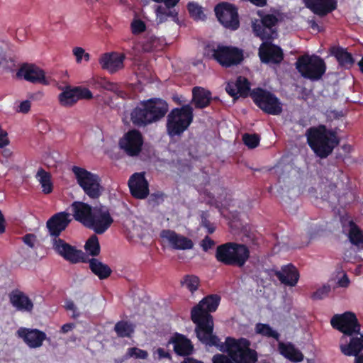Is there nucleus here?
<instances>
[{
    "instance_id": "nucleus-37",
    "label": "nucleus",
    "mask_w": 363,
    "mask_h": 363,
    "mask_svg": "<svg viewBox=\"0 0 363 363\" xmlns=\"http://www.w3.org/2000/svg\"><path fill=\"white\" fill-rule=\"evenodd\" d=\"M349 226L348 238L350 242L359 250H363V231L353 220L349 222Z\"/></svg>"
},
{
    "instance_id": "nucleus-2",
    "label": "nucleus",
    "mask_w": 363,
    "mask_h": 363,
    "mask_svg": "<svg viewBox=\"0 0 363 363\" xmlns=\"http://www.w3.org/2000/svg\"><path fill=\"white\" fill-rule=\"evenodd\" d=\"M168 104L160 98H152L141 101L130 113L132 123L138 127H145L160 121L168 112Z\"/></svg>"
},
{
    "instance_id": "nucleus-23",
    "label": "nucleus",
    "mask_w": 363,
    "mask_h": 363,
    "mask_svg": "<svg viewBox=\"0 0 363 363\" xmlns=\"http://www.w3.org/2000/svg\"><path fill=\"white\" fill-rule=\"evenodd\" d=\"M306 7L314 14L325 16L337 7V0H303Z\"/></svg>"
},
{
    "instance_id": "nucleus-14",
    "label": "nucleus",
    "mask_w": 363,
    "mask_h": 363,
    "mask_svg": "<svg viewBox=\"0 0 363 363\" xmlns=\"http://www.w3.org/2000/svg\"><path fill=\"white\" fill-rule=\"evenodd\" d=\"M143 145V138L141 133L133 129L128 130L119 140V147L128 156H138Z\"/></svg>"
},
{
    "instance_id": "nucleus-46",
    "label": "nucleus",
    "mask_w": 363,
    "mask_h": 363,
    "mask_svg": "<svg viewBox=\"0 0 363 363\" xmlns=\"http://www.w3.org/2000/svg\"><path fill=\"white\" fill-rule=\"evenodd\" d=\"M200 341L209 347H216L220 351L225 352V342L223 343L220 341V339L213 333H211L206 336H203Z\"/></svg>"
},
{
    "instance_id": "nucleus-5",
    "label": "nucleus",
    "mask_w": 363,
    "mask_h": 363,
    "mask_svg": "<svg viewBox=\"0 0 363 363\" xmlns=\"http://www.w3.org/2000/svg\"><path fill=\"white\" fill-rule=\"evenodd\" d=\"M295 65L302 77L313 81L321 79L326 71L324 60L315 55L300 56Z\"/></svg>"
},
{
    "instance_id": "nucleus-55",
    "label": "nucleus",
    "mask_w": 363,
    "mask_h": 363,
    "mask_svg": "<svg viewBox=\"0 0 363 363\" xmlns=\"http://www.w3.org/2000/svg\"><path fill=\"white\" fill-rule=\"evenodd\" d=\"M65 308L67 311H72L73 312V315L72 318H77L79 315V313H77V308L75 306L74 303L72 300H66L65 303Z\"/></svg>"
},
{
    "instance_id": "nucleus-27",
    "label": "nucleus",
    "mask_w": 363,
    "mask_h": 363,
    "mask_svg": "<svg viewBox=\"0 0 363 363\" xmlns=\"http://www.w3.org/2000/svg\"><path fill=\"white\" fill-rule=\"evenodd\" d=\"M275 275L281 283L289 286H295L300 277L297 268L292 264L281 267V270L276 272Z\"/></svg>"
},
{
    "instance_id": "nucleus-44",
    "label": "nucleus",
    "mask_w": 363,
    "mask_h": 363,
    "mask_svg": "<svg viewBox=\"0 0 363 363\" xmlns=\"http://www.w3.org/2000/svg\"><path fill=\"white\" fill-rule=\"evenodd\" d=\"M187 10L189 16L195 21H204L206 15L203 13V8L196 2H189Z\"/></svg>"
},
{
    "instance_id": "nucleus-52",
    "label": "nucleus",
    "mask_w": 363,
    "mask_h": 363,
    "mask_svg": "<svg viewBox=\"0 0 363 363\" xmlns=\"http://www.w3.org/2000/svg\"><path fill=\"white\" fill-rule=\"evenodd\" d=\"M209 214L208 211H202L201 213V223L203 227L207 229L209 234L215 232L216 228L214 225L208 220Z\"/></svg>"
},
{
    "instance_id": "nucleus-18",
    "label": "nucleus",
    "mask_w": 363,
    "mask_h": 363,
    "mask_svg": "<svg viewBox=\"0 0 363 363\" xmlns=\"http://www.w3.org/2000/svg\"><path fill=\"white\" fill-rule=\"evenodd\" d=\"M16 76L33 84H49L44 70L34 64H23L18 69Z\"/></svg>"
},
{
    "instance_id": "nucleus-15",
    "label": "nucleus",
    "mask_w": 363,
    "mask_h": 363,
    "mask_svg": "<svg viewBox=\"0 0 363 363\" xmlns=\"http://www.w3.org/2000/svg\"><path fill=\"white\" fill-rule=\"evenodd\" d=\"M16 335L31 349L39 348L43 346L45 340H50L45 332L36 328L21 327L16 331Z\"/></svg>"
},
{
    "instance_id": "nucleus-20",
    "label": "nucleus",
    "mask_w": 363,
    "mask_h": 363,
    "mask_svg": "<svg viewBox=\"0 0 363 363\" xmlns=\"http://www.w3.org/2000/svg\"><path fill=\"white\" fill-rule=\"evenodd\" d=\"M259 57L264 64L278 65L284 60L282 49L271 42H263L259 48Z\"/></svg>"
},
{
    "instance_id": "nucleus-40",
    "label": "nucleus",
    "mask_w": 363,
    "mask_h": 363,
    "mask_svg": "<svg viewBox=\"0 0 363 363\" xmlns=\"http://www.w3.org/2000/svg\"><path fill=\"white\" fill-rule=\"evenodd\" d=\"M143 50L150 52L162 48V40L154 35L147 34L142 44Z\"/></svg>"
},
{
    "instance_id": "nucleus-43",
    "label": "nucleus",
    "mask_w": 363,
    "mask_h": 363,
    "mask_svg": "<svg viewBox=\"0 0 363 363\" xmlns=\"http://www.w3.org/2000/svg\"><path fill=\"white\" fill-rule=\"evenodd\" d=\"M84 250L92 257H96L100 254L101 247L96 235H92L89 238L84 245Z\"/></svg>"
},
{
    "instance_id": "nucleus-4",
    "label": "nucleus",
    "mask_w": 363,
    "mask_h": 363,
    "mask_svg": "<svg viewBox=\"0 0 363 363\" xmlns=\"http://www.w3.org/2000/svg\"><path fill=\"white\" fill-rule=\"evenodd\" d=\"M194 120V110L191 105L174 108L167 117V133L171 138L182 135Z\"/></svg>"
},
{
    "instance_id": "nucleus-61",
    "label": "nucleus",
    "mask_w": 363,
    "mask_h": 363,
    "mask_svg": "<svg viewBox=\"0 0 363 363\" xmlns=\"http://www.w3.org/2000/svg\"><path fill=\"white\" fill-rule=\"evenodd\" d=\"M74 327H75V324L72 323L64 324L61 327L60 332L62 333H67L69 331L72 330Z\"/></svg>"
},
{
    "instance_id": "nucleus-50",
    "label": "nucleus",
    "mask_w": 363,
    "mask_h": 363,
    "mask_svg": "<svg viewBox=\"0 0 363 363\" xmlns=\"http://www.w3.org/2000/svg\"><path fill=\"white\" fill-rule=\"evenodd\" d=\"M73 55L76 58L77 63L79 64L84 59L86 62H89L90 60V55L86 52L85 50L81 47H75L72 50Z\"/></svg>"
},
{
    "instance_id": "nucleus-29",
    "label": "nucleus",
    "mask_w": 363,
    "mask_h": 363,
    "mask_svg": "<svg viewBox=\"0 0 363 363\" xmlns=\"http://www.w3.org/2000/svg\"><path fill=\"white\" fill-rule=\"evenodd\" d=\"M330 323L333 328L345 335L360 334L358 319H330Z\"/></svg>"
},
{
    "instance_id": "nucleus-26",
    "label": "nucleus",
    "mask_w": 363,
    "mask_h": 363,
    "mask_svg": "<svg viewBox=\"0 0 363 363\" xmlns=\"http://www.w3.org/2000/svg\"><path fill=\"white\" fill-rule=\"evenodd\" d=\"M226 92L232 97L238 98V95L246 98L250 96V83L244 77L240 76L235 82H230L225 86Z\"/></svg>"
},
{
    "instance_id": "nucleus-6",
    "label": "nucleus",
    "mask_w": 363,
    "mask_h": 363,
    "mask_svg": "<svg viewBox=\"0 0 363 363\" xmlns=\"http://www.w3.org/2000/svg\"><path fill=\"white\" fill-rule=\"evenodd\" d=\"M72 171L85 194L92 199H97L101 196L104 188L101 185V179L98 174L77 166H73Z\"/></svg>"
},
{
    "instance_id": "nucleus-54",
    "label": "nucleus",
    "mask_w": 363,
    "mask_h": 363,
    "mask_svg": "<svg viewBox=\"0 0 363 363\" xmlns=\"http://www.w3.org/2000/svg\"><path fill=\"white\" fill-rule=\"evenodd\" d=\"M211 361L212 363H235L228 354H216L213 356Z\"/></svg>"
},
{
    "instance_id": "nucleus-25",
    "label": "nucleus",
    "mask_w": 363,
    "mask_h": 363,
    "mask_svg": "<svg viewBox=\"0 0 363 363\" xmlns=\"http://www.w3.org/2000/svg\"><path fill=\"white\" fill-rule=\"evenodd\" d=\"M70 207L74 219L87 228L94 207L79 201H74Z\"/></svg>"
},
{
    "instance_id": "nucleus-49",
    "label": "nucleus",
    "mask_w": 363,
    "mask_h": 363,
    "mask_svg": "<svg viewBox=\"0 0 363 363\" xmlns=\"http://www.w3.org/2000/svg\"><path fill=\"white\" fill-rule=\"evenodd\" d=\"M259 136L257 134L245 133L242 135L243 143L250 149L257 147L259 143Z\"/></svg>"
},
{
    "instance_id": "nucleus-22",
    "label": "nucleus",
    "mask_w": 363,
    "mask_h": 363,
    "mask_svg": "<svg viewBox=\"0 0 363 363\" xmlns=\"http://www.w3.org/2000/svg\"><path fill=\"white\" fill-rule=\"evenodd\" d=\"M173 345L174 353L180 357H189L194 352V347L191 341L185 335L176 333L170 337L168 345Z\"/></svg>"
},
{
    "instance_id": "nucleus-30",
    "label": "nucleus",
    "mask_w": 363,
    "mask_h": 363,
    "mask_svg": "<svg viewBox=\"0 0 363 363\" xmlns=\"http://www.w3.org/2000/svg\"><path fill=\"white\" fill-rule=\"evenodd\" d=\"M233 266L242 267L250 256L249 247L241 243L232 242Z\"/></svg>"
},
{
    "instance_id": "nucleus-36",
    "label": "nucleus",
    "mask_w": 363,
    "mask_h": 363,
    "mask_svg": "<svg viewBox=\"0 0 363 363\" xmlns=\"http://www.w3.org/2000/svg\"><path fill=\"white\" fill-rule=\"evenodd\" d=\"M331 53L336 58L339 65L342 67L349 69L354 63V59L352 55L342 47L333 48Z\"/></svg>"
},
{
    "instance_id": "nucleus-16",
    "label": "nucleus",
    "mask_w": 363,
    "mask_h": 363,
    "mask_svg": "<svg viewBox=\"0 0 363 363\" xmlns=\"http://www.w3.org/2000/svg\"><path fill=\"white\" fill-rule=\"evenodd\" d=\"M220 301L217 294H211L204 297L191 312L190 318H213L211 313L215 312Z\"/></svg>"
},
{
    "instance_id": "nucleus-41",
    "label": "nucleus",
    "mask_w": 363,
    "mask_h": 363,
    "mask_svg": "<svg viewBox=\"0 0 363 363\" xmlns=\"http://www.w3.org/2000/svg\"><path fill=\"white\" fill-rule=\"evenodd\" d=\"M148 357V353L147 351L141 350L138 347H130L128 348L125 354L121 357L115 359L116 363H123L125 360L128 359L130 357H135L136 359H145Z\"/></svg>"
},
{
    "instance_id": "nucleus-19",
    "label": "nucleus",
    "mask_w": 363,
    "mask_h": 363,
    "mask_svg": "<svg viewBox=\"0 0 363 363\" xmlns=\"http://www.w3.org/2000/svg\"><path fill=\"white\" fill-rule=\"evenodd\" d=\"M145 172L133 174L128 182L130 194L137 199H144L149 195V184Z\"/></svg>"
},
{
    "instance_id": "nucleus-53",
    "label": "nucleus",
    "mask_w": 363,
    "mask_h": 363,
    "mask_svg": "<svg viewBox=\"0 0 363 363\" xmlns=\"http://www.w3.org/2000/svg\"><path fill=\"white\" fill-rule=\"evenodd\" d=\"M131 31L134 35L142 33L146 30V25L140 19H134L130 24Z\"/></svg>"
},
{
    "instance_id": "nucleus-33",
    "label": "nucleus",
    "mask_w": 363,
    "mask_h": 363,
    "mask_svg": "<svg viewBox=\"0 0 363 363\" xmlns=\"http://www.w3.org/2000/svg\"><path fill=\"white\" fill-rule=\"evenodd\" d=\"M360 337H352L348 344L340 345L341 352L346 356H357L363 350V333Z\"/></svg>"
},
{
    "instance_id": "nucleus-57",
    "label": "nucleus",
    "mask_w": 363,
    "mask_h": 363,
    "mask_svg": "<svg viewBox=\"0 0 363 363\" xmlns=\"http://www.w3.org/2000/svg\"><path fill=\"white\" fill-rule=\"evenodd\" d=\"M30 110V101L29 100H25L21 102L19 104L17 111L22 113H27Z\"/></svg>"
},
{
    "instance_id": "nucleus-9",
    "label": "nucleus",
    "mask_w": 363,
    "mask_h": 363,
    "mask_svg": "<svg viewBox=\"0 0 363 363\" xmlns=\"http://www.w3.org/2000/svg\"><path fill=\"white\" fill-rule=\"evenodd\" d=\"M261 18L259 22L256 21L252 23V30L255 35L262 40H272L277 36V32L275 26L279 20L274 14H262V11L257 12Z\"/></svg>"
},
{
    "instance_id": "nucleus-63",
    "label": "nucleus",
    "mask_w": 363,
    "mask_h": 363,
    "mask_svg": "<svg viewBox=\"0 0 363 363\" xmlns=\"http://www.w3.org/2000/svg\"><path fill=\"white\" fill-rule=\"evenodd\" d=\"M180 363H203V362L196 358L189 357H185Z\"/></svg>"
},
{
    "instance_id": "nucleus-51",
    "label": "nucleus",
    "mask_w": 363,
    "mask_h": 363,
    "mask_svg": "<svg viewBox=\"0 0 363 363\" xmlns=\"http://www.w3.org/2000/svg\"><path fill=\"white\" fill-rule=\"evenodd\" d=\"M331 288L328 284L323 285L322 287L318 289L311 295L313 300H321L326 298L330 292Z\"/></svg>"
},
{
    "instance_id": "nucleus-58",
    "label": "nucleus",
    "mask_w": 363,
    "mask_h": 363,
    "mask_svg": "<svg viewBox=\"0 0 363 363\" xmlns=\"http://www.w3.org/2000/svg\"><path fill=\"white\" fill-rule=\"evenodd\" d=\"M156 353L158 355L159 359H164V358L168 359L169 360L172 359V355H171L170 352L168 351H166L164 349H163L162 347L157 348L156 350Z\"/></svg>"
},
{
    "instance_id": "nucleus-59",
    "label": "nucleus",
    "mask_w": 363,
    "mask_h": 363,
    "mask_svg": "<svg viewBox=\"0 0 363 363\" xmlns=\"http://www.w3.org/2000/svg\"><path fill=\"white\" fill-rule=\"evenodd\" d=\"M35 239V235L30 233L26 234L23 237V242L30 247H33L34 246Z\"/></svg>"
},
{
    "instance_id": "nucleus-60",
    "label": "nucleus",
    "mask_w": 363,
    "mask_h": 363,
    "mask_svg": "<svg viewBox=\"0 0 363 363\" xmlns=\"http://www.w3.org/2000/svg\"><path fill=\"white\" fill-rule=\"evenodd\" d=\"M332 318H357V315L352 311H346L342 314H335Z\"/></svg>"
},
{
    "instance_id": "nucleus-48",
    "label": "nucleus",
    "mask_w": 363,
    "mask_h": 363,
    "mask_svg": "<svg viewBox=\"0 0 363 363\" xmlns=\"http://www.w3.org/2000/svg\"><path fill=\"white\" fill-rule=\"evenodd\" d=\"M255 330L257 333L267 337H273L276 340H278L279 337V334L267 324L257 323Z\"/></svg>"
},
{
    "instance_id": "nucleus-31",
    "label": "nucleus",
    "mask_w": 363,
    "mask_h": 363,
    "mask_svg": "<svg viewBox=\"0 0 363 363\" xmlns=\"http://www.w3.org/2000/svg\"><path fill=\"white\" fill-rule=\"evenodd\" d=\"M212 100L211 92L204 88L195 86L192 90V103L196 108L202 109L208 106Z\"/></svg>"
},
{
    "instance_id": "nucleus-11",
    "label": "nucleus",
    "mask_w": 363,
    "mask_h": 363,
    "mask_svg": "<svg viewBox=\"0 0 363 363\" xmlns=\"http://www.w3.org/2000/svg\"><path fill=\"white\" fill-rule=\"evenodd\" d=\"M215 14L218 21L225 28L236 30L240 27L238 8L228 2H220L214 8Z\"/></svg>"
},
{
    "instance_id": "nucleus-56",
    "label": "nucleus",
    "mask_w": 363,
    "mask_h": 363,
    "mask_svg": "<svg viewBox=\"0 0 363 363\" xmlns=\"http://www.w3.org/2000/svg\"><path fill=\"white\" fill-rule=\"evenodd\" d=\"M215 245V242L208 236H206L201 241V247L203 250L207 252L209 249Z\"/></svg>"
},
{
    "instance_id": "nucleus-13",
    "label": "nucleus",
    "mask_w": 363,
    "mask_h": 363,
    "mask_svg": "<svg viewBox=\"0 0 363 363\" xmlns=\"http://www.w3.org/2000/svg\"><path fill=\"white\" fill-rule=\"evenodd\" d=\"M53 250L65 260L71 264L87 262V255L75 246L71 245L62 239H57L52 242Z\"/></svg>"
},
{
    "instance_id": "nucleus-17",
    "label": "nucleus",
    "mask_w": 363,
    "mask_h": 363,
    "mask_svg": "<svg viewBox=\"0 0 363 363\" xmlns=\"http://www.w3.org/2000/svg\"><path fill=\"white\" fill-rule=\"evenodd\" d=\"M69 213L62 211L54 214L46 223V227L50 235L52 238V242L56 240L60 239L59 236L71 223Z\"/></svg>"
},
{
    "instance_id": "nucleus-1",
    "label": "nucleus",
    "mask_w": 363,
    "mask_h": 363,
    "mask_svg": "<svg viewBox=\"0 0 363 363\" xmlns=\"http://www.w3.org/2000/svg\"><path fill=\"white\" fill-rule=\"evenodd\" d=\"M306 136L311 149L321 159L328 157L340 142L337 131L327 128L325 125L311 127Z\"/></svg>"
},
{
    "instance_id": "nucleus-42",
    "label": "nucleus",
    "mask_w": 363,
    "mask_h": 363,
    "mask_svg": "<svg viewBox=\"0 0 363 363\" xmlns=\"http://www.w3.org/2000/svg\"><path fill=\"white\" fill-rule=\"evenodd\" d=\"M114 330L120 337H130L134 333V326L128 322L121 320L115 325Z\"/></svg>"
},
{
    "instance_id": "nucleus-21",
    "label": "nucleus",
    "mask_w": 363,
    "mask_h": 363,
    "mask_svg": "<svg viewBox=\"0 0 363 363\" xmlns=\"http://www.w3.org/2000/svg\"><path fill=\"white\" fill-rule=\"evenodd\" d=\"M160 236L174 250H190L194 247V243L191 239L177 234L172 230H162Z\"/></svg>"
},
{
    "instance_id": "nucleus-62",
    "label": "nucleus",
    "mask_w": 363,
    "mask_h": 363,
    "mask_svg": "<svg viewBox=\"0 0 363 363\" xmlns=\"http://www.w3.org/2000/svg\"><path fill=\"white\" fill-rule=\"evenodd\" d=\"M339 285L342 287H347L350 284V280L346 274H345L338 281Z\"/></svg>"
},
{
    "instance_id": "nucleus-10",
    "label": "nucleus",
    "mask_w": 363,
    "mask_h": 363,
    "mask_svg": "<svg viewBox=\"0 0 363 363\" xmlns=\"http://www.w3.org/2000/svg\"><path fill=\"white\" fill-rule=\"evenodd\" d=\"M59 89L62 91L58 95V101L60 106L65 108L74 106L79 100L93 98L91 91L86 87L67 85Z\"/></svg>"
},
{
    "instance_id": "nucleus-45",
    "label": "nucleus",
    "mask_w": 363,
    "mask_h": 363,
    "mask_svg": "<svg viewBox=\"0 0 363 363\" xmlns=\"http://www.w3.org/2000/svg\"><path fill=\"white\" fill-rule=\"evenodd\" d=\"M199 284V278L193 274L185 275L181 280L182 286L186 287L191 294L198 289Z\"/></svg>"
},
{
    "instance_id": "nucleus-28",
    "label": "nucleus",
    "mask_w": 363,
    "mask_h": 363,
    "mask_svg": "<svg viewBox=\"0 0 363 363\" xmlns=\"http://www.w3.org/2000/svg\"><path fill=\"white\" fill-rule=\"evenodd\" d=\"M9 301L11 305L19 311L31 312L33 303L23 291L13 290L9 294Z\"/></svg>"
},
{
    "instance_id": "nucleus-47",
    "label": "nucleus",
    "mask_w": 363,
    "mask_h": 363,
    "mask_svg": "<svg viewBox=\"0 0 363 363\" xmlns=\"http://www.w3.org/2000/svg\"><path fill=\"white\" fill-rule=\"evenodd\" d=\"M93 82V85L96 89H101L111 91H116L118 89L116 84L111 82L104 77L94 78Z\"/></svg>"
},
{
    "instance_id": "nucleus-35",
    "label": "nucleus",
    "mask_w": 363,
    "mask_h": 363,
    "mask_svg": "<svg viewBox=\"0 0 363 363\" xmlns=\"http://www.w3.org/2000/svg\"><path fill=\"white\" fill-rule=\"evenodd\" d=\"M232 242H228L216 247L215 257L218 262L226 266H233Z\"/></svg>"
},
{
    "instance_id": "nucleus-3",
    "label": "nucleus",
    "mask_w": 363,
    "mask_h": 363,
    "mask_svg": "<svg viewBox=\"0 0 363 363\" xmlns=\"http://www.w3.org/2000/svg\"><path fill=\"white\" fill-rule=\"evenodd\" d=\"M225 350L235 363H256L257 352L250 347L251 342L245 337H227L225 340Z\"/></svg>"
},
{
    "instance_id": "nucleus-12",
    "label": "nucleus",
    "mask_w": 363,
    "mask_h": 363,
    "mask_svg": "<svg viewBox=\"0 0 363 363\" xmlns=\"http://www.w3.org/2000/svg\"><path fill=\"white\" fill-rule=\"evenodd\" d=\"M113 223L109 209L101 204L94 206L87 228L93 230L96 234L104 233Z\"/></svg>"
},
{
    "instance_id": "nucleus-32",
    "label": "nucleus",
    "mask_w": 363,
    "mask_h": 363,
    "mask_svg": "<svg viewBox=\"0 0 363 363\" xmlns=\"http://www.w3.org/2000/svg\"><path fill=\"white\" fill-rule=\"evenodd\" d=\"M87 262L91 272L100 280L106 279L111 276L112 269L108 264L94 257L91 259L87 257Z\"/></svg>"
},
{
    "instance_id": "nucleus-7",
    "label": "nucleus",
    "mask_w": 363,
    "mask_h": 363,
    "mask_svg": "<svg viewBox=\"0 0 363 363\" xmlns=\"http://www.w3.org/2000/svg\"><path fill=\"white\" fill-rule=\"evenodd\" d=\"M255 104L263 112L269 115H279L282 112V104L271 91L261 87L254 88L250 93Z\"/></svg>"
},
{
    "instance_id": "nucleus-8",
    "label": "nucleus",
    "mask_w": 363,
    "mask_h": 363,
    "mask_svg": "<svg viewBox=\"0 0 363 363\" xmlns=\"http://www.w3.org/2000/svg\"><path fill=\"white\" fill-rule=\"evenodd\" d=\"M211 51L213 58L224 67L239 65L244 59L242 50L236 47L218 45Z\"/></svg>"
},
{
    "instance_id": "nucleus-34",
    "label": "nucleus",
    "mask_w": 363,
    "mask_h": 363,
    "mask_svg": "<svg viewBox=\"0 0 363 363\" xmlns=\"http://www.w3.org/2000/svg\"><path fill=\"white\" fill-rule=\"evenodd\" d=\"M279 351L282 356L293 362H300L304 357L303 353L291 342H280Z\"/></svg>"
},
{
    "instance_id": "nucleus-24",
    "label": "nucleus",
    "mask_w": 363,
    "mask_h": 363,
    "mask_svg": "<svg viewBox=\"0 0 363 363\" xmlns=\"http://www.w3.org/2000/svg\"><path fill=\"white\" fill-rule=\"evenodd\" d=\"M125 55L117 52H106L103 54L99 62L102 69H107L111 73H114L123 67Z\"/></svg>"
},
{
    "instance_id": "nucleus-38",
    "label": "nucleus",
    "mask_w": 363,
    "mask_h": 363,
    "mask_svg": "<svg viewBox=\"0 0 363 363\" xmlns=\"http://www.w3.org/2000/svg\"><path fill=\"white\" fill-rule=\"evenodd\" d=\"M195 323L197 324L196 333L199 339L203 338L213 331V319H191Z\"/></svg>"
},
{
    "instance_id": "nucleus-39",
    "label": "nucleus",
    "mask_w": 363,
    "mask_h": 363,
    "mask_svg": "<svg viewBox=\"0 0 363 363\" xmlns=\"http://www.w3.org/2000/svg\"><path fill=\"white\" fill-rule=\"evenodd\" d=\"M36 178L40 182L42 191L45 194H50L53 190V184L51 181V175L44 169L40 168L36 174Z\"/></svg>"
},
{
    "instance_id": "nucleus-64",
    "label": "nucleus",
    "mask_w": 363,
    "mask_h": 363,
    "mask_svg": "<svg viewBox=\"0 0 363 363\" xmlns=\"http://www.w3.org/2000/svg\"><path fill=\"white\" fill-rule=\"evenodd\" d=\"M250 3L252 4L258 6V7H263L267 5V0H248Z\"/></svg>"
}]
</instances>
